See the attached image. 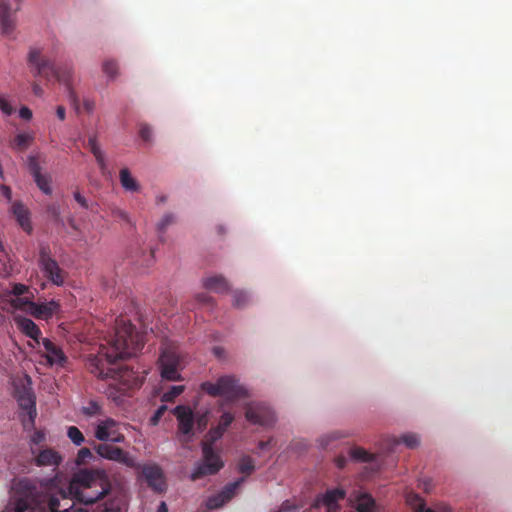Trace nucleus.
I'll list each match as a JSON object with an SVG mask.
<instances>
[{
	"label": "nucleus",
	"instance_id": "nucleus-55",
	"mask_svg": "<svg viewBox=\"0 0 512 512\" xmlns=\"http://www.w3.org/2000/svg\"><path fill=\"white\" fill-rule=\"evenodd\" d=\"M347 458L344 455H338L335 458V464L338 468L342 469L346 466Z\"/></svg>",
	"mask_w": 512,
	"mask_h": 512
},
{
	"label": "nucleus",
	"instance_id": "nucleus-14",
	"mask_svg": "<svg viewBox=\"0 0 512 512\" xmlns=\"http://www.w3.org/2000/svg\"><path fill=\"white\" fill-rule=\"evenodd\" d=\"M17 6L13 10L10 4L5 1H0V30L3 35L9 36L15 28V13L19 9L20 0H15Z\"/></svg>",
	"mask_w": 512,
	"mask_h": 512
},
{
	"label": "nucleus",
	"instance_id": "nucleus-63",
	"mask_svg": "<svg viewBox=\"0 0 512 512\" xmlns=\"http://www.w3.org/2000/svg\"><path fill=\"white\" fill-rule=\"evenodd\" d=\"M157 512H168V507L165 502L160 503Z\"/></svg>",
	"mask_w": 512,
	"mask_h": 512
},
{
	"label": "nucleus",
	"instance_id": "nucleus-59",
	"mask_svg": "<svg viewBox=\"0 0 512 512\" xmlns=\"http://www.w3.org/2000/svg\"><path fill=\"white\" fill-rule=\"evenodd\" d=\"M98 145H99V144H98V142H97V137H96L95 135L90 136V137L88 138L87 147H88L89 149H90V148H92V147H96V146H98Z\"/></svg>",
	"mask_w": 512,
	"mask_h": 512
},
{
	"label": "nucleus",
	"instance_id": "nucleus-43",
	"mask_svg": "<svg viewBox=\"0 0 512 512\" xmlns=\"http://www.w3.org/2000/svg\"><path fill=\"white\" fill-rule=\"evenodd\" d=\"M139 136L141 137V139L143 141L149 142L152 137V131H151L150 126H148L147 124H142L140 126Z\"/></svg>",
	"mask_w": 512,
	"mask_h": 512
},
{
	"label": "nucleus",
	"instance_id": "nucleus-22",
	"mask_svg": "<svg viewBox=\"0 0 512 512\" xmlns=\"http://www.w3.org/2000/svg\"><path fill=\"white\" fill-rule=\"evenodd\" d=\"M355 509L357 512H374L375 500L370 494L360 493L355 497Z\"/></svg>",
	"mask_w": 512,
	"mask_h": 512
},
{
	"label": "nucleus",
	"instance_id": "nucleus-33",
	"mask_svg": "<svg viewBox=\"0 0 512 512\" xmlns=\"http://www.w3.org/2000/svg\"><path fill=\"white\" fill-rule=\"evenodd\" d=\"M7 512H34V508L27 500L20 498L13 503V507L7 510Z\"/></svg>",
	"mask_w": 512,
	"mask_h": 512
},
{
	"label": "nucleus",
	"instance_id": "nucleus-1",
	"mask_svg": "<svg viewBox=\"0 0 512 512\" xmlns=\"http://www.w3.org/2000/svg\"><path fill=\"white\" fill-rule=\"evenodd\" d=\"M115 334L109 345L101 344L86 358L87 370L101 380H111L125 389L137 388L142 379L132 369L119 363L136 355L144 346V335L123 317L115 320Z\"/></svg>",
	"mask_w": 512,
	"mask_h": 512
},
{
	"label": "nucleus",
	"instance_id": "nucleus-5",
	"mask_svg": "<svg viewBox=\"0 0 512 512\" xmlns=\"http://www.w3.org/2000/svg\"><path fill=\"white\" fill-rule=\"evenodd\" d=\"M201 390L211 397H223L227 402H233L247 396L246 389L234 375L221 376L216 382H203Z\"/></svg>",
	"mask_w": 512,
	"mask_h": 512
},
{
	"label": "nucleus",
	"instance_id": "nucleus-47",
	"mask_svg": "<svg viewBox=\"0 0 512 512\" xmlns=\"http://www.w3.org/2000/svg\"><path fill=\"white\" fill-rule=\"evenodd\" d=\"M196 300L204 305L213 306V298L207 293H199L196 295Z\"/></svg>",
	"mask_w": 512,
	"mask_h": 512
},
{
	"label": "nucleus",
	"instance_id": "nucleus-21",
	"mask_svg": "<svg viewBox=\"0 0 512 512\" xmlns=\"http://www.w3.org/2000/svg\"><path fill=\"white\" fill-rule=\"evenodd\" d=\"M17 324L23 334L40 344L41 330L31 319L21 318L17 321Z\"/></svg>",
	"mask_w": 512,
	"mask_h": 512
},
{
	"label": "nucleus",
	"instance_id": "nucleus-31",
	"mask_svg": "<svg viewBox=\"0 0 512 512\" xmlns=\"http://www.w3.org/2000/svg\"><path fill=\"white\" fill-rule=\"evenodd\" d=\"M82 412L88 417L98 416L102 414V406L97 401L91 400L82 408Z\"/></svg>",
	"mask_w": 512,
	"mask_h": 512
},
{
	"label": "nucleus",
	"instance_id": "nucleus-62",
	"mask_svg": "<svg viewBox=\"0 0 512 512\" xmlns=\"http://www.w3.org/2000/svg\"><path fill=\"white\" fill-rule=\"evenodd\" d=\"M32 88H33V92H34V94H35V95H37V96L42 95L43 90H42V88L40 87V85H38V84H36V83H35V84H33V87H32Z\"/></svg>",
	"mask_w": 512,
	"mask_h": 512
},
{
	"label": "nucleus",
	"instance_id": "nucleus-3",
	"mask_svg": "<svg viewBox=\"0 0 512 512\" xmlns=\"http://www.w3.org/2000/svg\"><path fill=\"white\" fill-rule=\"evenodd\" d=\"M28 63L35 68V74L46 78L47 80H57L67 86L69 99L74 104H78V97L70 86L72 75L71 67L56 66L49 59L41 57L37 49H31L28 55Z\"/></svg>",
	"mask_w": 512,
	"mask_h": 512
},
{
	"label": "nucleus",
	"instance_id": "nucleus-8",
	"mask_svg": "<svg viewBox=\"0 0 512 512\" xmlns=\"http://www.w3.org/2000/svg\"><path fill=\"white\" fill-rule=\"evenodd\" d=\"M245 417L251 424L260 426H271L275 422L273 411L267 404L262 402L248 404Z\"/></svg>",
	"mask_w": 512,
	"mask_h": 512
},
{
	"label": "nucleus",
	"instance_id": "nucleus-2",
	"mask_svg": "<svg viewBox=\"0 0 512 512\" xmlns=\"http://www.w3.org/2000/svg\"><path fill=\"white\" fill-rule=\"evenodd\" d=\"M111 483L102 469H80L66 490H60L48 500L49 512H72L77 504H93L109 493Z\"/></svg>",
	"mask_w": 512,
	"mask_h": 512
},
{
	"label": "nucleus",
	"instance_id": "nucleus-12",
	"mask_svg": "<svg viewBox=\"0 0 512 512\" xmlns=\"http://www.w3.org/2000/svg\"><path fill=\"white\" fill-rule=\"evenodd\" d=\"M95 451L102 458L124 464L128 467L134 466L133 459L129 454L119 447L111 444L103 443L94 446Z\"/></svg>",
	"mask_w": 512,
	"mask_h": 512
},
{
	"label": "nucleus",
	"instance_id": "nucleus-20",
	"mask_svg": "<svg viewBox=\"0 0 512 512\" xmlns=\"http://www.w3.org/2000/svg\"><path fill=\"white\" fill-rule=\"evenodd\" d=\"M203 287L215 293H226L230 286L228 281L222 275H213L203 278Z\"/></svg>",
	"mask_w": 512,
	"mask_h": 512
},
{
	"label": "nucleus",
	"instance_id": "nucleus-4",
	"mask_svg": "<svg viewBox=\"0 0 512 512\" xmlns=\"http://www.w3.org/2000/svg\"><path fill=\"white\" fill-rule=\"evenodd\" d=\"M224 432L225 430L219 426L210 430L209 437L211 442H203V462L195 467L191 474V480L195 481L207 475H214L223 467L224 464L219 455L214 452L212 443L220 439Z\"/></svg>",
	"mask_w": 512,
	"mask_h": 512
},
{
	"label": "nucleus",
	"instance_id": "nucleus-36",
	"mask_svg": "<svg viewBox=\"0 0 512 512\" xmlns=\"http://www.w3.org/2000/svg\"><path fill=\"white\" fill-rule=\"evenodd\" d=\"M184 391V386H172L168 391L163 393L162 401L163 402H171L177 396H179Z\"/></svg>",
	"mask_w": 512,
	"mask_h": 512
},
{
	"label": "nucleus",
	"instance_id": "nucleus-27",
	"mask_svg": "<svg viewBox=\"0 0 512 512\" xmlns=\"http://www.w3.org/2000/svg\"><path fill=\"white\" fill-rule=\"evenodd\" d=\"M349 456L358 462H371L374 459L371 453L359 447L349 449Z\"/></svg>",
	"mask_w": 512,
	"mask_h": 512
},
{
	"label": "nucleus",
	"instance_id": "nucleus-46",
	"mask_svg": "<svg viewBox=\"0 0 512 512\" xmlns=\"http://www.w3.org/2000/svg\"><path fill=\"white\" fill-rule=\"evenodd\" d=\"M195 422L197 424L198 429L200 431H203L208 424V412L199 415L197 419H195Z\"/></svg>",
	"mask_w": 512,
	"mask_h": 512
},
{
	"label": "nucleus",
	"instance_id": "nucleus-58",
	"mask_svg": "<svg viewBox=\"0 0 512 512\" xmlns=\"http://www.w3.org/2000/svg\"><path fill=\"white\" fill-rule=\"evenodd\" d=\"M56 115L60 120H64L66 117V109L63 106H58L56 109Z\"/></svg>",
	"mask_w": 512,
	"mask_h": 512
},
{
	"label": "nucleus",
	"instance_id": "nucleus-45",
	"mask_svg": "<svg viewBox=\"0 0 512 512\" xmlns=\"http://www.w3.org/2000/svg\"><path fill=\"white\" fill-rule=\"evenodd\" d=\"M166 410L167 407L165 405H161L160 407H158V409L155 411L154 415L150 419L151 424L157 425L160 419L163 417Z\"/></svg>",
	"mask_w": 512,
	"mask_h": 512
},
{
	"label": "nucleus",
	"instance_id": "nucleus-28",
	"mask_svg": "<svg viewBox=\"0 0 512 512\" xmlns=\"http://www.w3.org/2000/svg\"><path fill=\"white\" fill-rule=\"evenodd\" d=\"M89 150L94 155L102 175H106L108 172V167L106 163L105 154L100 148V146L98 145L96 147H92Z\"/></svg>",
	"mask_w": 512,
	"mask_h": 512
},
{
	"label": "nucleus",
	"instance_id": "nucleus-23",
	"mask_svg": "<svg viewBox=\"0 0 512 512\" xmlns=\"http://www.w3.org/2000/svg\"><path fill=\"white\" fill-rule=\"evenodd\" d=\"M30 311L37 318H48L54 313V307L56 304L54 302H50L47 304H36L34 302H30Z\"/></svg>",
	"mask_w": 512,
	"mask_h": 512
},
{
	"label": "nucleus",
	"instance_id": "nucleus-57",
	"mask_svg": "<svg viewBox=\"0 0 512 512\" xmlns=\"http://www.w3.org/2000/svg\"><path fill=\"white\" fill-rule=\"evenodd\" d=\"M101 512H123L119 505L111 504L109 507H105Z\"/></svg>",
	"mask_w": 512,
	"mask_h": 512
},
{
	"label": "nucleus",
	"instance_id": "nucleus-49",
	"mask_svg": "<svg viewBox=\"0 0 512 512\" xmlns=\"http://www.w3.org/2000/svg\"><path fill=\"white\" fill-rule=\"evenodd\" d=\"M28 291V287L24 284H20V283H17V284H14L13 285V288H12V293L15 295V296H22L24 295L26 292Z\"/></svg>",
	"mask_w": 512,
	"mask_h": 512
},
{
	"label": "nucleus",
	"instance_id": "nucleus-7",
	"mask_svg": "<svg viewBox=\"0 0 512 512\" xmlns=\"http://www.w3.org/2000/svg\"><path fill=\"white\" fill-rule=\"evenodd\" d=\"M39 266L53 284L60 286L64 282V274L59 267L56 260L50 256V250L47 247H42L39 253Z\"/></svg>",
	"mask_w": 512,
	"mask_h": 512
},
{
	"label": "nucleus",
	"instance_id": "nucleus-29",
	"mask_svg": "<svg viewBox=\"0 0 512 512\" xmlns=\"http://www.w3.org/2000/svg\"><path fill=\"white\" fill-rule=\"evenodd\" d=\"M67 436L76 446H80L85 441L83 433L76 426L68 427Z\"/></svg>",
	"mask_w": 512,
	"mask_h": 512
},
{
	"label": "nucleus",
	"instance_id": "nucleus-24",
	"mask_svg": "<svg viewBox=\"0 0 512 512\" xmlns=\"http://www.w3.org/2000/svg\"><path fill=\"white\" fill-rule=\"evenodd\" d=\"M120 183L122 187L131 192H136L139 190L140 186L136 179H134L127 168H123L120 170Z\"/></svg>",
	"mask_w": 512,
	"mask_h": 512
},
{
	"label": "nucleus",
	"instance_id": "nucleus-34",
	"mask_svg": "<svg viewBox=\"0 0 512 512\" xmlns=\"http://www.w3.org/2000/svg\"><path fill=\"white\" fill-rule=\"evenodd\" d=\"M403 443L406 447L413 449L419 445V437L414 433L405 434L396 441V444Z\"/></svg>",
	"mask_w": 512,
	"mask_h": 512
},
{
	"label": "nucleus",
	"instance_id": "nucleus-11",
	"mask_svg": "<svg viewBox=\"0 0 512 512\" xmlns=\"http://www.w3.org/2000/svg\"><path fill=\"white\" fill-rule=\"evenodd\" d=\"M346 492L342 488L328 489L324 494L317 496L313 504L314 508L325 507L326 512H338L339 501L343 500Z\"/></svg>",
	"mask_w": 512,
	"mask_h": 512
},
{
	"label": "nucleus",
	"instance_id": "nucleus-38",
	"mask_svg": "<svg viewBox=\"0 0 512 512\" xmlns=\"http://www.w3.org/2000/svg\"><path fill=\"white\" fill-rule=\"evenodd\" d=\"M28 169L33 177L41 174V167L36 156H29L27 159Z\"/></svg>",
	"mask_w": 512,
	"mask_h": 512
},
{
	"label": "nucleus",
	"instance_id": "nucleus-44",
	"mask_svg": "<svg viewBox=\"0 0 512 512\" xmlns=\"http://www.w3.org/2000/svg\"><path fill=\"white\" fill-rule=\"evenodd\" d=\"M0 110L5 115H11L14 112V109L11 106V104L9 103V101L1 95H0Z\"/></svg>",
	"mask_w": 512,
	"mask_h": 512
},
{
	"label": "nucleus",
	"instance_id": "nucleus-54",
	"mask_svg": "<svg viewBox=\"0 0 512 512\" xmlns=\"http://www.w3.org/2000/svg\"><path fill=\"white\" fill-rule=\"evenodd\" d=\"M0 190H1V193L2 195L8 200V201H11L12 200V190L9 186L7 185H2L0 187Z\"/></svg>",
	"mask_w": 512,
	"mask_h": 512
},
{
	"label": "nucleus",
	"instance_id": "nucleus-18",
	"mask_svg": "<svg viewBox=\"0 0 512 512\" xmlns=\"http://www.w3.org/2000/svg\"><path fill=\"white\" fill-rule=\"evenodd\" d=\"M142 473L148 485L155 491L162 492L165 487L164 476L161 468L157 465H146Z\"/></svg>",
	"mask_w": 512,
	"mask_h": 512
},
{
	"label": "nucleus",
	"instance_id": "nucleus-56",
	"mask_svg": "<svg viewBox=\"0 0 512 512\" xmlns=\"http://www.w3.org/2000/svg\"><path fill=\"white\" fill-rule=\"evenodd\" d=\"M273 441H274L273 438H270L267 441H260L258 444V447L261 450H266L272 445Z\"/></svg>",
	"mask_w": 512,
	"mask_h": 512
},
{
	"label": "nucleus",
	"instance_id": "nucleus-42",
	"mask_svg": "<svg viewBox=\"0 0 512 512\" xmlns=\"http://www.w3.org/2000/svg\"><path fill=\"white\" fill-rule=\"evenodd\" d=\"M46 441V433L44 430H35L31 436V443L34 445H40Z\"/></svg>",
	"mask_w": 512,
	"mask_h": 512
},
{
	"label": "nucleus",
	"instance_id": "nucleus-30",
	"mask_svg": "<svg viewBox=\"0 0 512 512\" xmlns=\"http://www.w3.org/2000/svg\"><path fill=\"white\" fill-rule=\"evenodd\" d=\"M254 461L249 456H244L238 463V470L240 473L250 475L254 471Z\"/></svg>",
	"mask_w": 512,
	"mask_h": 512
},
{
	"label": "nucleus",
	"instance_id": "nucleus-52",
	"mask_svg": "<svg viewBox=\"0 0 512 512\" xmlns=\"http://www.w3.org/2000/svg\"><path fill=\"white\" fill-rule=\"evenodd\" d=\"M19 116L22 119L30 120L32 118V111L28 107L24 106L19 110Z\"/></svg>",
	"mask_w": 512,
	"mask_h": 512
},
{
	"label": "nucleus",
	"instance_id": "nucleus-26",
	"mask_svg": "<svg viewBox=\"0 0 512 512\" xmlns=\"http://www.w3.org/2000/svg\"><path fill=\"white\" fill-rule=\"evenodd\" d=\"M34 181L38 188L46 195H50L52 193L51 188V176L49 174H39L36 175Z\"/></svg>",
	"mask_w": 512,
	"mask_h": 512
},
{
	"label": "nucleus",
	"instance_id": "nucleus-10",
	"mask_svg": "<svg viewBox=\"0 0 512 512\" xmlns=\"http://www.w3.org/2000/svg\"><path fill=\"white\" fill-rule=\"evenodd\" d=\"M31 454L33 455L34 464L38 467H52L56 469L62 462L60 453L50 447H31Z\"/></svg>",
	"mask_w": 512,
	"mask_h": 512
},
{
	"label": "nucleus",
	"instance_id": "nucleus-37",
	"mask_svg": "<svg viewBox=\"0 0 512 512\" xmlns=\"http://www.w3.org/2000/svg\"><path fill=\"white\" fill-rule=\"evenodd\" d=\"M94 456L89 448H81L78 451L76 463L78 465L86 464L89 460L93 459Z\"/></svg>",
	"mask_w": 512,
	"mask_h": 512
},
{
	"label": "nucleus",
	"instance_id": "nucleus-61",
	"mask_svg": "<svg viewBox=\"0 0 512 512\" xmlns=\"http://www.w3.org/2000/svg\"><path fill=\"white\" fill-rule=\"evenodd\" d=\"M84 107L88 112H91L94 108V102L89 99H86L84 100Z\"/></svg>",
	"mask_w": 512,
	"mask_h": 512
},
{
	"label": "nucleus",
	"instance_id": "nucleus-51",
	"mask_svg": "<svg viewBox=\"0 0 512 512\" xmlns=\"http://www.w3.org/2000/svg\"><path fill=\"white\" fill-rule=\"evenodd\" d=\"M74 199L81 207L85 209L89 208L87 200L79 191L74 192Z\"/></svg>",
	"mask_w": 512,
	"mask_h": 512
},
{
	"label": "nucleus",
	"instance_id": "nucleus-35",
	"mask_svg": "<svg viewBox=\"0 0 512 512\" xmlns=\"http://www.w3.org/2000/svg\"><path fill=\"white\" fill-rule=\"evenodd\" d=\"M233 305L237 308H243L249 300V297L246 292L235 290L233 291Z\"/></svg>",
	"mask_w": 512,
	"mask_h": 512
},
{
	"label": "nucleus",
	"instance_id": "nucleus-48",
	"mask_svg": "<svg viewBox=\"0 0 512 512\" xmlns=\"http://www.w3.org/2000/svg\"><path fill=\"white\" fill-rule=\"evenodd\" d=\"M112 216L119 220H122L125 222H130V218H129L127 212H125L124 210H121L119 208H115L112 210Z\"/></svg>",
	"mask_w": 512,
	"mask_h": 512
},
{
	"label": "nucleus",
	"instance_id": "nucleus-25",
	"mask_svg": "<svg viewBox=\"0 0 512 512\" xmlns=\"http://www.w3.org/2000/svg\"><path fill=\"white\" fill-rule=\"evenodd\" d=\"M34 141L33 133H19L13 139L11 146L16 151H24Z\"/></svg>",
	"mask_w": 512,
	"mask_h": 512
},
{
	"label": "nucleus",
	"instance_id": "nucleus-13",
	"mask_svg": "<svg viewBox=\"0 0 512 512\" xmlns=\"http://www.w3.org/2000/svg\"><path fill=\"white\" fill-rule=\"evenodd\" d=\"M41 343L45 349V354L43 356L46 358L48 365L51 367H65L68 362V358L61 347L48 338H43Z\"/></svg>",
	"mask_w": 512,
	"mask_h": 512
},
{
	"label": "nucleus",
	"instance_id": "nucleus-50",
	"mask_svg": "<svg viewBox=\"0 0 512 512\" xmlns=\"http://www.w3.org/2000/svg\"><path fill=\"white\" fill-rule=\"evenodd\" d=\"M339 437H341V435L339 433L335 432V433H332V434L322 437L320 443L324 448H327L329 446L330 441L337 439Z\"/></svg>",
	"mask_w": 512,
	"mask_h": 512
},
{
	"label": "nucleus",
	"instance_id": "nucleus-32",
	"mask_svg": "<svg viewBox=\"0 0 512 512\" xmlns=\"http://www.w3.org/2000/svg\"><path fill=\"white\" fill-rule=\"evenodd\" d=\"M102 70L111 80H114L118 76V64L113 60L104 61Z\"/></svg>",
	"mask_w": 512,
	"mask_h": 512
},
{
	"label": "nucleus",
	"instance_id": "nucleus-9",
	"mask_svg": "<svg viewBox=\"0 0 512 512\" xmlns=\"http://www.w3.org/2000/svg\"><path fill=\"white\" fill-rule=\"evenodd\" d=\"M95 437L100 441L121 443L125 437L119 432L118 423L112 418L100 421L95 429Z\"/></svg>",
	"mask_w": 512,
	"mask_h": 512
},
{
	"label": "nucleus",
	"instance_id": "nucleus-19",
	"mask_svg": "<svg viewBox=\"0 0 512 512\" xmlns=\"http://www.w3.org/2000/svg\"><path fill=\"white\" fill-rule=\"evenodd\" d=\"M11 212L16 219L17 223L21 226V228L27 232L31 233L32 231V223L29 210L24 206V204L20 201H15L11 206Z\"/></svg>",
	"mask_w": 512,
	"mask_h": 512
},
{
	"label": "nucleus",
	"instance_id": "nucleus-53",
	"mask_svg": "<svg viewBox=\"0 0 512 512\" xmlns=\"http://www.w3.org/2000/svg\"><path fill=\"white\" fill-rule=\"evenodd\" d=\"M26 392H32L31 388H28L26 386L16 387V389H15L16 399L19 400V397L25 396Z\"/></svg>",
	"mask_w": 512,
	"mask_h": 512
},
{
	"label": "nucleus",
	"instance_id": "nucleus-41",
	"mask_svg": "<svg viewBox=\"0 0 512 512\" xmlns=\"http://www.w3.org/2000/svg\"><path fill=\"white\" fill-rule=\"evenodd\" d=\"M234 421V416L230 412H224L219 420V423L217 426H219L221 429H224L225 431L227 428L231 425V423Z\"/></svg>",
	"mask_w": 512,
	"mask_h": 512
},
{
	"label": "nucleus",
	"instance_id": "nucleus-60",
	"mask_svg": "<svg viewBox=\"0 0 512 512\" xmlns=\"http://www.w3.org/2000/svg\"><path fill=\"white\" fill-rule=\"evenodd\" d=\"M416 512H435L431 508H427L424 503H420L416 509Z\"/></svg>",
	"mask_w": 512,
	"mask_h": 512
},
{
	"label": "nucleus",
	"instance_id": "nucleus-64",
	"mask_svg": "<svg viewBox=\"0 0 512 512\" xmlns=\"http://www.w3.org/2000/svg\"><path fill=\"white\" fill-rule=\"evenodd\" d=\"M430 485H431V481L430 480L424 481L423 482V489L426 492H429L430 491Z\"/></svg>",
	"mask_w": 512,
	"mask_h": 512
},
{
	"label": "nucleus",
	"instance_id": "nucleus-16",
	"mask_svg": "<svg viewBox=\"0 0 512 512\" xmlns=\"http://www.w3.org/2000/svg\"><path fill=\"white\" fill-rule=\"evenodd\" d=\"M18 404L22 410L27 412V417H23L22 425L25 430L34 428L35 418L37 416L36 402L33 392H26L25 396L19 397Z\"/></svg>",
	"mask_w": 512,
	"mask_h": 512
},
{
	"label": "nucleus",
	"instance_id": "nucleus-6",
	"mask_svg": "<svg viewBox=\"0 0 512 512\" xmlns=\"http://www.w3.org/2000/svg\"><path fill=\"white\" fill-rule=\"evenodd\" d=\"M159 366L162 378L170 381L181 379L180 370L184 366V357L176 343L167 341L163 344Z\"/></svg>",
	"mask_w": 512,
	"mask_h": 512
},
{
	"label": "nucleus",
	"instance_id": "nucleus-15",
	"mask_svg": "<svg viewBox=\"0 0 512 512\" xmlns=\"http://www.w3.org/2000/svg\"><path fill=\"white\" fill-rule=\"evenodd\" d=\"M243 481L244 478H240L232 483H228L220 493L208 499L207 507L209 509H216L230 501L235 496L236 491Z\"/></svg>",
	"mask_w": 512,
	"mask_h": 512
},
{
	"label": "nucleus",
	"instance_id": "nucleus-17",
	"mask_svg": "<svg viewBox=\"0 0 512 512\" xmlns=\"http://www.w3.org/2000/svg\"><path fill=\"white\" fill-rule=\"evenodd\" d=\"M173 413L178 420L179 432L184 435H190L195 423L192 409L188 406L179 405L174 409Z\"/></svg>",
	"mask_w": 512,
	"mask_h": 512
},
{
	"label": "nucleus",
	"instance_id": "nucleus-39",
	"mask_svg": "<svg viewBox=\"0 0 512 512\" xmlns=\"http://www.w3.org/2000/svg\"><path fill=\"white\" fill-rule=\"evenodd\" d=\"M46 213L49 218L53 219L56 222H62L60 215V206L58 204H50L46 208Z\"/></svg>",
	"mask_w": 512,
	"mask_h": 512
},
{
	"label": "nucleus",
	"instance_id": "nucleus-40",
	"mask_svg": "<svg viewBox=\"0 0 512 512\" xmlns=\"http://www.w3.org/2000/svg\"><path fill=\"white\" fill-rule=\"evenodd\" d=\"M175 222V216L172 213L165 214L160 222L158 223L157 227L160 232H164L168 226H170L172 223Z\"/></svg>",
	"mask_w": 512,
	"mask_h": 512
}]
</instances>
